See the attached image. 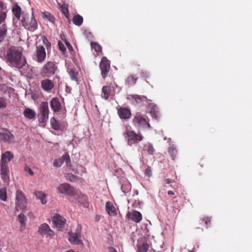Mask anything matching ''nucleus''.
Wrapping results in <instances>:
<instances>
[{
    "label": "nucleus",
    "instance_id": "nucleus-35",
    "mask_svg": "<svg viewBox=\"0 0 252 252\" xmlns=\"http://www.w3.org/2000/svg\"><path fill=\"white\" fill-rule=\"evenodd\" d=\"M138 78L134 75L128 76L126 79V82L129 85H133L136 83Z\"/></svg>",
    "mask_w": 252,
    "mask_h": 252
},
{
    "label": "nucleus",
    "instance_id": "nucleus-28",
    "mask_svg": "<svg viewBox=\"0 0 252 252\" xmlns=\"http://www.w3.org/2000/svg\"><path fill=\"white\" fill-rule=\"evenodd\" d=\"M7 29L5 24H3L0 28V42H2L7 35Z\"/></svg>",
    "mask_w": 252,
    "mask_h": 252
},
{
    "label": "nucleus",
    "instance_id": "nucleus-19",
    "mask_svg": "<svg viewBox=\"0 0 252 252\" xmlns=\"http://www.w3.org/2000/svg\"><path fill=\"white\" fill-rule=\"evenodd\" d=\"M53 221L57 227H61L65 223L66 220L61 215H56L53 217Z\"/></svg>",
    "mask_w": 252,
    "mask_h": 252
},
{
    "label": "nucleus",
    "instance_id": "nucleus-26",
    "mask_svg": "<svg viewBox=\"0 0 252 252\" xmlns=\"http://www.w3.org/2000/svg\"><path fill=\"white\" fill-rule=\"evenodd\" d=\"M143 151L147 152L148 154L152 155L154 154L155 149L152 144L147 143L143 146Z\"/></svg>",
    "mask_w": 252,
    "mask_h": 252
},
{
    "label": "nucleus",
    "instance_id": "nucleus-15",
    "mask_svg": "<svg viewBox=\"0 0 252 252\" xmlns=\"http://www.w3.org/2000/svg\"><path fill=\"white\" fill-rule=\"evenodd\" d=\"M36 56L37 61L39 63L43 62L46 56L44 47L43 46H38L36 49Z\"/></svg>",
    "mask_w": 252,
    "mask_h": 252
},
{
    "label": "nucleus",
    "instance_id": "nucleus-40",
    "mask_svg": "<svg viewBox=\"0 0 252 252\" xmlns=\"http://www.w3.org/2000/svg\"><path fill=\"white\" fill-rule=\"evenodd\" d=\"M131 97L134 99L137 103H140L146 99V97L145 96H141L136 94L131 95Z\"/></svg>",
    "mask_w": 252,
    "mask_h": 252
},
{
    "label": "nucleus",
    "instance_id": "nucleus-60",
    "mask_svg": "<svg viewBox=\"0 0 252 252\" xmlns=\"http://www.w3.org/2000/svg\"><path fill=\"white\" fill-rule=\"evenodd\" d=\"M1 70V68L0 67V70Z\"/></svg>",
    "mask_w": 252,
    "mask_h": 252
},
{
    "label": "nucleus",
    "instance_id": "nucleus-47",
    "mask_svg": "<svg viewBox=\"0 0 252 252\" xmlns=\"http://www.w3.org/2000/svg\"><path fill=\"white\" fill-rule=\"evenodd\" d=\"M58 46L59 49L61 51H62V52H64L65 51L66 48L64 46V44L61 41H58Z\"/></svg>",
    "mask_w": 252,
    "mask_h": 252
},
{
    "label": "nucleus",
    "instance_id": "nucleus-21",
    "mask_svg": "<svg viewBox=\"0 0 252 252\" xmlns=\"http://www.w3.org/2000/svg\"><path fill=\"white\" fill-rule=\"evenodd\" d=\"M68 241L69 242L74 245H78L80 243L79 237L80 235L78 233L69 232Z\"/></svg>",
    "mask_w": 252,
    "mask_h": 252
},
{
    "label": "nucleus",
    "instance_id": "nucleus-53",
    "mask_svg": "<svg viewBox=\"0 0 252 252\" xmlns=\"http://www.w3.org/2000/svg\"><path fill=\"white\" fill-rule=\"evenodd\" d=\"M172 182V180L170 179H166L164 180L163 186L166 187V184H169Z\"/></svg>",
    "mask_w": 252,
    "mask_h": 252
},
{
    "label": "nucleus",
    "instance_id": "nucleus-37",
    "mask_svg": "<svg viewBox=\"0 0 252 252\" xmlns=\"http://www.w3.org/2000/svg\"><path fill=\"white\" fill-rule=\"evenodd\" d=\"M7 191L5 188H2L0 189V199L3 201L7 200Z\"/></svg>",
    "mask_w": 252,
    "mask_h": 252
},
{
    "label": "nucleus",
    "instance_id": "nucleus-33",
    "mask_svg": "<svg viewBox=\"0 0 252 252\" xmlns=\"http://www.w3.org/2000/svg\"><path fill=\"white\" fill-rule=\"evenodd\" d=\"M69 74L72 80L78 81V72L74 68H71L68 71Z\"/></svg>",
    "mask_w": 252,
    "mask_h": 252
},
{
    "label": "nucleus",
    "instance_id": "nucleus-56",
    "mask_svg": "<svg viewBox=\"0 0 252 252\" xmlns=\"http://www.w3.org/2000/svg\"><path fill=\"white\" fill-rule=\"evenodd\" d=\"M167 193H168V194L169 195H174V194H175L174 192V191H172V190H169V191H168Z\"/></svg>",
    "mask_w": 252,
    "mask_h": 252
},
{
    "label": "nucleus",
    "instance_id": "nucleus-36",
    "mask_svg": "<svg viewBox=\"0 0 252 252\" xmlns=\"http://www.w3.org/2000/svg\"><path fill=\"white\" fill-rule=\"evenodd\" d=\"M42 17L44 18H46L52 23L54 24L55 22V19L53 16L49 12H45L42 13Z\"/></svg>",
    "mask_w": 252,
    "mask_h": 252
},
{
    "label": "nucleus",
    "instance_id": "nucleus-31",
    "mask_svg": "<svg viewBox=\"0 0 252 252\" xmlns=\"http://www.w3.org/2000/svg\"><path fill=\"white\" fill-rule=\"evenodd\" d=\"M131 185L130 183L127 181L123 183L121 186V189L125 194L129 192L131 190Z\"/></svg>",
    "mask_w": 252,
    "mask_h": 252
},
{
    "label": "nucleus",
    "instance_id": "nucleus-43",
    "mask_svg": "<svg viewBox=\"0 0 252 252\" xmlns=\"http://www.w3.org/2000/svg\"><path fill=\"white\" fill-rule=\"evenodd\" d=\"M63 163V162L62 159L60 158L59 159L54 160L53 162V165L55 167H60L62 165Z\"/></svg>",
    "mask_w": 252,
    "mask_h": 252
},
{
    "label": "nucleus",
    "instance_id": "nucleus-14",
    "mask_svg": "<svg viewBox=\"0 0 252 252\" xmlns=\"http://www.w3.org/2000/svg\"><path fill=\"white\" fill-rule=\"evenodd\" d=\"M128 219L131 220L135 223L140 222L142 219L141 213L137 211H134L132 212H128L126 215Z\"/></svg>",
    "mask_w": 252,
    "mask_h": 252
},
{
    "label": "nucleus",
    "instance_id": "nucleus-42",
    "mask_svg": "<svg viewBox=\"0 0 252 252\" xmlns=\"http://www.w3.org/2000/svg\"><path fill=\"white\" fill-rule=\"evenodd\" d=\"M61 11L62 13L65 15V16L68 18V10L67 5L63 4L61 6Z\"/></svg>",
    "mask_w": 252,
    "mask_h": 252
},
{
    "label": "nucleus",
    "instance_id": "nucleus-46",
    "mask_svg": "<svg viewBox=\"0 0 252 252\" xmlns=\"http://www.w3.org/2000/svg\"><path fill=\"white\" fill-rule=\"evenodd\" d=\"M6 18V13L5 12H0V25L3 23Z\"/></svg>",
    "mask_w": 252,
    "mask_h": 252
},
{
    "label": "nucleus",
    "instance_id": "nucleus-8",
    "mask_svg": "<svg viewBox=\"0 0 252 252\" xmlns=\"http://www.w3.org/2000/svg\"><path fill=\"white\" fill-rule=\"evenodd\" d=\"M58 190L61 194L70 196H75L76 194V190L75 189L67 183H62L60 185L58 188Z\"/></svg>",
    "mask_w": 252,
    "mask_h": 252
},
{
    "label": "nucleus",
    "instance_id": "nucleus-52",
    "mask_svg": "<svg viewBox=\"0 0 252 252\" xmlns=\"http://www.w3.org/2000/svg\"><path fill=\"white\" fill-rule=\"evenodd\" d=\"M64 42L68 48V49L71 51L72 50H73V48L72 47V46L71 45V44L67 41L65 39L64 40Z\"/></svg>",
    "mask_w": 252,
    "mask_h": 252
},
{
    "label": "nucleus",
    "instance_id": "nucleus-11",
    "mask_svg": "<svg viewBox=\"0 0 252 252\" xmlns=\"http://www.w3.org/2000/svg\"><path fill=\"white\" fill-rule=\"evenodd\" d=\"M0 177L1 179L5 183H8L9 179V170L8 164L0 163Z\"/></svg>",
    "mask_w": 252,
    "mask_h": 252
},
{
    "label": "nucleus",
    "instance_id": "nucleus-50",
    "mask_svg": "<svg viewBox=\"0 0 252 252\" xmlns=\"http://www.w3.org/2000/svg\"><path fill=\"white\" fill-rule=\"evenodd\" d=\"M202 221H204V223L206 226L209 224H211V220L209 218H205L202 219Z\"/></svg>",
    "mask_w": 252,
    "mask_h": 252
},
{
    "label": "nucleus",
    "instance_id": "nucleus-20",
    "mask_svg": "<svg viewBox=\"0 0 252 252\" xmlns=\"http://www.w3.org/2000/svg\"><path fill=\"white\" fill-rule=\"evenodd\" d=\"M13 158V155L11 152L6 151L2 154L0 163L8 164V162L11 161Z\"/></svg>",
    "mask_w": 252,
    "mask_h": 252
},
{
    "label": "nucleus",
    "instance_id": "nucleus-16",
    "mask_svg": "<svg viewBox=\"0 0 252 252\" xmlns=\"http://www.w3.org/2000/svg\"><path fill=\"white\" fill-rule=\"evenodd\" d=\"M149 246L145 238H140L137 241V249L139 252H147Z\"/></svg>",
    "mask_w": 252,
    "mask_h": 252
},
{
    "label": "nucleus",
    "instance_id": "nucleus-54",
    "mask_svg": "<svg viewBox=\"0 0 252 252\" xmlns=\"http://www.w3.org/2000/svg\"><path fill=\"white\" fill-rule=\"evenodd\" d=\"M4 4L2 1L0 0V11L4 9Z\"/></svg>",
    "mask_w": 252,
    "mask_h": 252
},
{
    "label": "nucleus",
    "instance_id": "nucleus-17",
    "mask_svg": "<svg viewBox=\"0 0 252 252\" xmlns=\"http://www.w3.org/2000/svg\"><path fill=\"white\" fill-rule=\"evenodd\" d=\"M41 87L45 91L50 92L54 87V84L52 80L46 79L41 81Z\"/></svg>",
    "mask_w": 252,
    "mask_h": 252
},
{
    "label": "nucleus",
    "instance_id": "nucleus-44",
    "mask_svg": "<svg viewBox=\"0 0 252 252\" xmlns=\"http://www.w3.org/2000/svg\"><path fill=\"white\" fill-rule=\"evenodd\" d=\"M66 177L67 180L72 182H75L77 179V177L72 174H67Z\"/></svg>",
    "mask_w": 252,
    "mask_h": 252
},
{
    "label": "nucleus",
    "instance_id": "nucleus-57",
    "mask_svg": "<svg viewBox=\"0 0 252 252\" xmlns=\"http://www.w3.org/2000/svg\"><path fill=\"white\" fill-rule=\"evenodd\" d=\"M68 24H71V21L70 19H68Z\"/></svg>",
    "mask_w": 252,
    "mask_h": 252
},
{
    "label": "nucleus",
    "instance_id": "nucleus-22",
    "mask_svg": "<svg viewBox=\"0 0 252 252\" xmlns=\"http://www.w3.org/2000/svg\"><path fill=\"white\" fill-rule=\"evenodd\" d=\"M168 153L173 160H175L176 159L178 155V150L175 145H171L168 147Z\"/></svg>",
    "mask_w": 252,
    "mask_h": 252
},
{
    "label": "nucleus",
    "instance_id": "nucleus-2",
    "mask_svg": "<svg viewBox=\"0 0 252 252\" xmlns=\"http://www.w3.org/2000/svg\"><path fill=\"white\" fill-rule=\"evenodd\" d=\"M16 206L15 210L17 211L24 210L27 204V198L22 191L18 189L16 192Z\"/></svg>",
    "mask_w": 252,
    "mask_h": 252
},
{
    "label": "nucleus",
    "instance_id": "nucleus-25",
    "mask_svg": "<svg viewBox=\"0 0 252 252\" xmlns=\"http://www.w3.org/2000/svg\"><path fill=\"white\" fill-rule=\"evenodd\" d=\"M111 92V88L109 86H103L102 89V97L105 100H107L110 95Z\"/></svg>",
    "mask_w": 252,
    "mask_h": 252
},
{
    "label": "nucleus",
    "instance_id": "nucleus-30",
    "mask_svg": "<svg viewBox=\"0 0 252 252\" xmlns=\"http://www.w3.org/2000/svg\"><path fill=\"white\" fill-rule=\"evenodd\" d=\"M18 220L21 223V226L20 228V230L21 231H22L25 229L26 218L24 214H20L18 215Z\"/></svg>",
    "mask_w": 252,
    "mask_h": 252
},
{
    "label": "nucleus",
    "instance_id": "nucleus-10",
    "mask_svg": "<svg viewBox=\"0 0 252 252\" xmlns=\"http://www.w3.org/2000/svg\"><path fill=\"white\" fill-rule=\"evenodd\" d=\"M0 140L4 143H12L14 142V136L7 129L0 132Z\"/></svg>",
    "mask_w": 252,
    "mask_h": 252
},
{
    "label": "nucleus",
    "instance_id": "nucleus-9",
    "mask_svg": "<svg viewBox=\"0 0 252 252\" xmlns=\"http://www.w3.org/2000/svg\"><path fill=\"white\" fill-rule=\"evenodd\" d=\"M132 122L133 125L139 129L140 127L151 128V126L146 120L141 115L135 116Z\"/></svg>",
    "mask_w": 252,
    "mask_h": 252
},
{
    "label": "nucleus",
    "instance_id": "nucleus-34",
    "mask_svg": "<svg viewBox=\"0 0 252 252\" xmlns=\"http://www.w3.org/2000/svg\"><path fill=\"white\" fill-rule=\"evenodd\" d=\"M91 46L92 49L94 50L97 53H99V52H102V47L97 42H92L91 43Z\"/></svg>",
    "mask_w": 252,
    "mask_h": 252
},
{
    "label": "nucleus",
    "instance_id": "nucleus-49",
    "mask_svg": "<svg viewBox=\"0 0 252 252\" xmlns=\"http://www.w3.org/2000/svg\"><path fill=\"white\" fill-rule=\"evenodd\" d=\"M25 171L29 173L30 175H33L34 173L32 170L28 166L25 167Z\"/></svg>",
    "mask_w": 252,
    "mask_h": 252
},
{
    "label": "nucleus",
    "instance_id": "nucleus-18",
    "mask_svg": "<svg viewBox=\"0 0 252 252\" xmlns=\"http://www.w3.org/2000/svg\"><path fill=\"white\" fill-rule=\"evenodd\" d=\"M50 107L54 112H59L61 109V104L57 97H53L50 101Z\"/></svg>",
    "mask_w": 252,
    "mask_h": 252
},
{
    "label": "nucleus",
    "instance_id": "nucleus-41",
    "mask_svg": "<svg viewBox=\"0 0 252 252\" xmlns=\"http://www.w3.org/2000/svg\"><path fill=\"white\" fill-rule=\"evenodd\" d=\"M150 114L153 118L158 120L159 117V111L157 110L155 108L152 109V110L150 112Z\"/></svg>",
    "mask_w": 252,
    "mask_h": 252
},
{
    "label": "nucleus",
    "instance_id": "nucleus-38",
    "mask_svg": "<svg viewBox=\"0 0 252 252\" xmlns=\"http://www.w3.org/2000/svg\"><path fill=\"white\" fill-rule=\"evenodd\" d=\"M61 159H62L63 163L64 161L66 162V166L67 167L70 166V157L67 153H65L64 154H63L61 158Z\"/></svg>",
    "mask_w": 252,
    "mask_h": 252
},
{
    "label": "nucleus",
    "instance_id": "nucleus-13",
    "mask_svg": "<svg viewBox=\"0 0 252 252\" xmlns=\"http://www.w3.org/2000/svg\"><path fill=\"white\" fill-rule=\"evenodd\" d=\"M117 113L119 117L123 120H128L131 117L130 110L126 107H120L118 108Z\"/></svg>",
    "mask_w": 252,
    "mask_h": 252
},
{
    "label": "nucleus",
    "instance_id": "nucleus-23",
    "mask_svg": "<svg viewBox=\"0 0 252 252\" xmlns=\"http://www.w3.org/2000/svg\"><path fill=\"white\" fill-rule=\"evenodd\" d=\"M105 207L106 212L110 216H114L117 214L116 209L110 201L106 202Z\"/></svg>",
    "mask_w": 252,
    "mask_h": 252
},
{
    "label": "nucleus",
    "instance_id": "nucleus-3",
    "mask_svg": "<svg viewBox=\"0 0 252 252\" xmlns=\"http://www.w3.org/2000/svg\"><path fill=\"white\" fill-rule=\"evenodd\" d=\"M49 113L48 103L47 102H42L39 107V112L38 114V121L40 123H45L48 119Z\"/></svg>",
    "mask_w": 252,
    "mask_h": 252
},
{
    "label": "nucleus",
    "instance_id": "nucleus-12",
    "mask_svg": "<svg viewBox=\"0 0 252 252\" xmlns=\"http://www.w3.org/2000/svg\"><path fill=\"white\" fill-rule=\"evenodd\" d=\"M38 232L41 235L48 236H53L54 232L52 230L48 224L46 223H42L38 228Z\"/></svg>",
    "mask_w": 252,
    "mask_h": 252
},
{
    "label": "nucleus",
    "instance_id": "nucleus-45",
    "mask_svg": "<svg viewBox=\"0 0 252 252\" xmlns=\"http://www.w3.org/2000/svg\"><path fill=\"white\" fill-rule=\"evenodd\" d=\"M7 106V103L4 98L0 97V108H5Z\"/></svg>",
    "mask_w": 252,
    "mask_h": 252
},
{
    "label": "nucleus",
    "instance_id": "nucleus-1",
    "mask_svg": "<svg viewBox=\"0 0 252 252\" xmlns=\"http://www.w3.org/2000/svg\"><path fill=\"white\" fill-rule=\"evenodd\" d=\"M7 58L11 65L16 68H21L26 63V60L22 56V53L18 48L10 47L7 52Z\"/></svg>",
    "mask_w": 252,
    "mask_h": 252
},
{
    "label": "nucleus",
    "instance_id": "nucleus-4",
    "mask_svg": "<svg viewBox=\"0 0 252 252\" xmlns=\"http://www.w3.org/2000/svg\"><path fill=\"white\" fill-rule=\"evenodd\" d=\"M56 68L54 63L48 62L41 69L40 74L43 77L49 78L55 74Z\"/></svg>",
    "mask_w": 252,
    "mask_h": 252
},
{
    "label": "nucleus",
    "instance_id": "nucleus-39",
    "mask_svg": "<svg viewBox=\"0 0 252 252\" xmlns=\"http://www.w3.org/2000/svg\"><path fill=\"white\" fill-rule=\"evenodd\" d=\"M50 123L52 126V127L55 130H58L60 128V126L58 121L55 119V118L52 117L50 120Z\"/></svg>",
    "mask_w": 252,
    "mask_h": 252
},
{
    "label": "nucleus",
    "instance_id": "nucleus-6",
    "mask_svg": "<svg viewBox=\"0 0 252 252\" xmlns=\"http://www.w3.org/2000/svg\"><path fill=\"white\" fill-rule=\"evenodd\" d=\"M126 134L127 138V144L130 146L133 144L138 143L143 138L142 134L140 133L137 134L133 130H127Z\"/></svg>",
    "mask_w": 252,
    "mask_h": 252
},
{
    "label": "nucleus",
    "instance_id": "nucleus-5",
    "mask_svg": "<svg viewBox=\"0 0 252 252\" xmlns=\"http://www.w3.org/2000/svg\"><path fill=\"white\" fill-rule=\"evenodd\" d=\"M22 26L30 31L33 32L37 28V23L33 14L30 17H23L21 20Z\"/></svg>",
    "mask_w": 252,
    "mask_h": 252
},
{
    "label": "nucleus",
    "instance_id": "nucleus-59",
    "mask_svg": "<svg viewBox=\"0 0 252 252\" xmlns=\"http://www.w3.org/2000/svg\"><path fill=\"white\" fill-rule=\"evenodd\" d=\"M175 202V201L173 200V203L174 204Z\"/></svg>",
    "mask_w": 252,
    "mask_h": 252
},
{
    "label": "nucleus",
    "instance_id": "nucleus-24",
    "mask_svg": "<svg viewBox=\"0 0 252 252\" xmlns=\"http://www.w3.org/2000/svg\"><path fill=\"white\" fill-rule=\"evenodd\" d=\"M23 115L27 119H33L36 116V113L31 108H26L23 112Z\"/></svg>",
    "mask_w": 252,
    "mask_h": 252
},
{
    "label": "nucleus",
    "instance_id": "nucleus-48",
    "mask_svg": "<svg viewBox=\"0 0 252 252\" xmlns=\"http://www.w3.org/2000/svg\"><path fill=\"white\" fill-rule=\"evenodd\" d=\"M145 175L148 176V177H151L152 175V171L151 169V167L150 166H148L146 170H145Z\"/></svg>",
    "mask_w": 252,
    "mask_h": 252
},
{
    "label": "nucleus",
    "instance_id": "nucleus-32",
    "mask_svg": "<svg viewBox=\"0 0 252 252\" xmlns=\"http://www.w3.org/2000/svg\"><path fill=\"white\" fill-rule=\"evenodd\" d=\"M72 21L74 25L80 26L83 23V18L79 14L75 15L73 18Z\"/></svg>",
    "mask_w": 252,
    "mask_h": 252
},
{
    "label": "nucleus",
    "instance_id": "nucleus-29",
    "mask_svg": "<svg viewBox=\"0 0 252 252\" xmlns=\"http://www.w3.org/2000/svg\"><path fill=\"white\" fill-rule=\"evenodd\" d=\"M12 12L15 17L20 20L21 15V8L20 6L17 4L14 5L12 8Z\"/></svg>",
    "mask_w": 252,
    "mask_h": 252
},
{
    "label": "nucleus",
    "instance_id": "nucleus-51",
    "mask_svg": "<svg viewBox=\"0 0 252 252\" xmlns=\"http://www.w3.org/2000/svg\"><path fill=\"white\" fill-rule=\"evenodd\" d=\"M43 42L46 46L47 48L51 46V43L48 41L46 38H44L43 39Z\"/></svg>",
    "mask_w": 252,
    "mask_h": 252
},
{
    "label": "nucleus",
    "instance_id": "nucleus-7",
    "mask_svg": "<svg viewBox=\"0 0 252 252\" xmlns=\"http://www.w3.org/2000/svg\"><path fill=\"white\" fill-rule=\"evenodd\" d=\"M101 75L103 79L107 76L110 69V61L106 57H103L99 63Z\"/></svg>",
    "mask_w": 252,
    "mask_h": 252
},
{
    "label": "nucleus",
    "instance_id": "nucleus-55",
    "mask_svg": "<svg viewBox=\"0 0 252 252\" xmlns=\"http://www.w3.org/2000/svg\"><path fill=\"white\" fill-rule=\"evenodd\" d=\"M109 252H117V250L112 247L109 248Z\"/></svg>",
    "mask_w": 252,
    "mask_h": 252
},
{
    "label": "nucleus",
    "instance_id": "nucleus-27",
    "mask_svg": "<svg viewBox=\"0 0 252 252\" xmlns=\"http://www.w3.org/2000/svg\"><path fill=\"white\" fill-rule=\"evenodd\" d=\"M34 195L37 199L40 200L42 204H45L46 203V195L42 191H35L34 192Z\"/></svg>",
    "mask_w": 252,
    "mask_h": 252
},
{
    "label": "nucleus",
    "instance_id": "nucleus-58",
    "mask_svg": "<svg viewBox=\"0 0 252 252\" xmlns=\"http://www.w3.org/2000/svg\"><path fill=\"white\" fill-rule=\"evenodd\" d=\"M189 252H194L193 251H190Z\"/></svg>",
    "mask_w": 252,
    "mask_h": 252
}]
</instances>
